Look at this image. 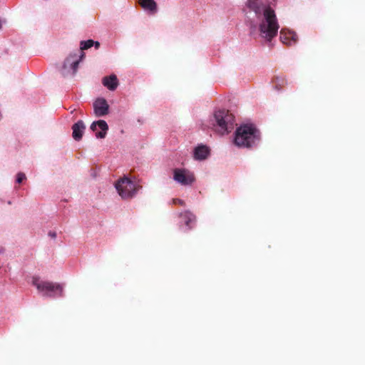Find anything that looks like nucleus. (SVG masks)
<instances>
[{"label": "nucleus", "instance_id": "obj_1", "mask_svg": "<svg viewBox=\"0 0 365 365\" xmlns=\"http://www.w3.org/2000/svg\"><path fill=\"white\" fill-rule=\"evenodd\" d=\"M247 6L255 14L251 29H259L262 38L270 41L277 34L279 26L274 11L260 0H247Z\"/></svg>", "mask_w": 365, "mask_h": 365}, {"label": "nucleus", "instance_id": "obj_2", "mask_svg": "<svg viewBox=\"0 0 365 365\" xmlns=\"http://www.w3.org/2000/svg\"><path fill=\"white\" fill-rule=\"evenodd\" d=\"M261 140L260 131L252 124H244L237 128L234 140L240 148H250L257 145Z\"/></svg>", "mask_w": 365, "mask_h": 365}, {"label": "nucleus", "instance_id": "obj_3", "mask_svg": "<svg viewBox=\"0 0 365 365\" xmlns=\"http://www.w3.org/2000/svg\"><path fill=\"white\" fill-rule=\"evenodd\" d=\"M32 284L38 292H43L45 296L56 297L63 295V287L58 283H53L48 281H41L38 277H34Z\"/></svg>", "mask_w": 365, "mask_h": 365}, {"label": "nucleus", "instance_id": "obj_4", "mask_svg": "<svg viewBox=\"0 0 365 365\" xmlns=\"http://www.w3.org/2000/svg\"><path fill=\"white\" fill-rule=\"evenodd\" d=\"M115 187L123 199L132 198L140 187L130 179L124 177L119 179L115 184Z\"/></svg>", "mask_w": 365, "mask_h": 365}, {"label": "nucleus", "instance_id": "obj_5", "mask_svg": "<svg viewBox=\"0 0 365 365\" xmlns=\"http://www.w3.org/2000/svg\"><path fill=\"white\" fill-rule=\"evenodd\" d=\"M215 119L221 134L230 132L234 127L235 116L228 110H220L215 112Z\"/></svg>", "mask_w": 365, "mask_h": 365}, {"label": "nucleus", "instance_id": "obj_6", "mask_svg": "<svg viewBox=\"0 0 365 365\" xmlns=\"http://www.w3.org/2000/svg\"><path fill=\"white\" fill-rule=\"evenodd\" d=\"M80 60L78 54H70L63 62L61 69V74L63 76L74 75L77 71Z\"/></svg>", "mask_w": 365, "mask_h": 365}, {"label": "nucleus", "instance_id": "obj_7", "mask_svg": "<svg viewBox=\"0 0 365 365\" xmlns=\"http://www.w3.org/2000/svg\"><path fill=\"white\" fill-rule=\"evenodd\" d=\"M173 179L182 185H191L195 180L194 174L186 169L175 168L173 170Z\"/></svg>", "mask_w": 365, "mask_h": 365}, {"label": "nucleus", "instance_id": "obj_8", "mask_svg": "<svg viewBox=\"0 0 365 365\" xmlns=\"http://www.w3.org/2000/svg\"><path fill=\"white\" fill-rule=\"evenodd\" d=\"M91 129L96 132V138H104L108 130V126L105 120H99L91 124Z\"/></svg>", "mask_w": 365, "mask_h": 365}, {"label": "nucleus", "instance_id": "obj_9", "mask_svg": "<svg viewBox=\"0 0 365 365\" xmlns=\"http://www.w3.org/2000/svg\"><path fill=\"white\" fill-rule=\"evenodd\" d=\"M95 115L98 117L106 115L108 113L109 106L104 98H97L93 103Z\"/></svg>", "mask_w": 365, "mask_h": 365}, {"label": "nucleus", "instance_id": "obj_10", "mask_svg": "<svg viewBox=\"0 0 365 365\" xmlns=\"http://www.w3.org/2000/svg\"><path fill=\"white\" fill-rule=\"evenodd\" d=\"M280 40L284 44L291 46L297 43L298 37L294 32L290 31H286L282 29L280 31Z\"/></svg>", "mask_w": 365, "mask_h": 365}, {"label": "nucleus", "instance_id": "obj_11", "mask_svg": "<svg viewBox=\"0 0 365 365\" xmlns=\"http://www.w3.org/2000/svg\"><path fill=\"white\" fill-rule=\"evenodd\" d=\"M85 129L86 126L82 120H80L77 123H74L72 126V136L73 139L76 141L81 140Z\"/></svg>", "mask_w": 365, "mask_h": 365}, {"label": "nucleus", "instance_id": "obj_12", "mask_svg": "<svg viewBox=\"0 0 365 365\" xmlns=\"http://www.w3.org/2000/svg\"><path fill=\"white\" fill-rule=\"evenodd\" d=\"M103 85L110 91H115L118 86V80L115 75L105 76L102 80Z\"/></svg>", "mask_w": 365, "mask_h": 365}, {"label": "nucleus", "instance_id": "obj_13", "mask_svg": "<svg viewBox=\"0 0 365 365\" xmlns=\"http://www.w3.org/2000/svg\"><path fill=\"white\" fill-rule=\"evenodd\" d=\"M210 154L209 148L205 145H199L195 148L194 158L196 160H202L207 158Z\"/></svg>", "mask_w": 365, "mask_h": 365}, {"label": "nucleus", "instance_id": "obj_14", "mask_svg": "<svg viewBox=\"0 0 365 365\" xmlns=\"http://www.w3.org/2000/svg\"><path fill=\"white\" fill-rule=\"evenodd\" d=\"M179 217L180 218V222L184 223L189 229L192 228L190 224L195 222L196 220L195 216L190 211L181 212L179 215Z\"/></svg>", "mask_w": 365, "mask_h": 365}, {"label": "nucleus", "instance_id": "obj_15", "mask_svg": "<svg viewBox=\"0 0 365 365\" xmlns=\"http://www.w3.org/2000/svg\"><path fill=\"white\" fill-rule=\"evenodd\" d=\"M138 3L145 10L153 13L157 11V4L154 0H139Z\"/></svg>", "mask_w": 365, "mask_h": 365}, {"label": "nucleus", "instance_id": "obj_16", "mask_svg": "<svg viewBox=\"0 0 365 365\" xmlns=\"http://www.w3.org/2000/svg\"><path fill=\"white\" fill-rule=\"evenodd\" d=\"M273 83L275 89L279 91L284 87L287 83V81L282 77L277 76L273 80Z\"/></svg>", "mask_w": 365, "mask_h": 365}, {"label": "nucleus", "instance_id": "obj_17", "mask_svg": "<svg viewBox=\"0 0 365 365\" xmlns=\"http://www.w3.org/2000/svg\"><path fill=\"white\" fill-rule=\"evenodd\" d=\"M94 41L89 39L87 41H83L81 42V50H86L90 48L93 46Z\"/></svg>", "mask_w": 365, "mask_h": 365}, {"label": "nucleus", "instance_id": "obj_18", "mask_svg": "<svg viewBox=\"0 0 365 365\" xmlns=\"http://www.w3.org/2000/svg\"><path fill=\"white\" fill-rule=\"evenodd\" d=\"M26 179V175L23 173H19L17 174L16 182L21 183L24 180Z\"/></svg>", "mask_w": 365, "mask_h": 365}, {"label": "nucleus", "instance_id": "obj_19", "mask_svg": "<svg viewBox=\"0 0 365 365\" xmlns=\"http://www.w3.org/2000/svg\"><path fill=\"white\" fill-rule=\"evenodd\" d=\"M173 203L175 205H180L181 206H184L185 205V202L179 198L173 199Z\"/></svg>", "mask_w": 365, "mask_h": 365}, {"label": "nucleus", "instance_id": "obj_20", "mask_svg": "<svg viewBox=\"0 0 365 365\" xmlns=\"http://www.w3.org/2000/svg\"><path fill=\"white\" fill-rule=\"evenodd\" d=\"M48 235L52 238H56V233L55 232H49Z\"/></svg>", "mask_w": 365, "mask_h": 365}, {"label": "nucleus", "instance_id": "obj_21", "mask_svg": "<svg viewBox=\"0 0 365 365\" xmlns=\"http://www.w3.org/2000/svg\"><path fill=\"white\" fill-rule=\"evenodd\" d=\"M93 46L96 49H98L100 47V43L98 41H94Z\"/></svg>", "mask_w": 365, "mask_h": 365}, {"label": "nucleus", "instance_id": "obj_22", "mask_svg": "<svg viewBox=\"0 0 365 365\" xmlns=\"http://www.w3.org/2000/svg\"><path fill=\"white\" fill-rule=\"evenodd\" d=\"M2 28V24H1V20L0 19V30Z\"/></svg>", "mask_w": 365, "mask_h": 365}]
</instances>
